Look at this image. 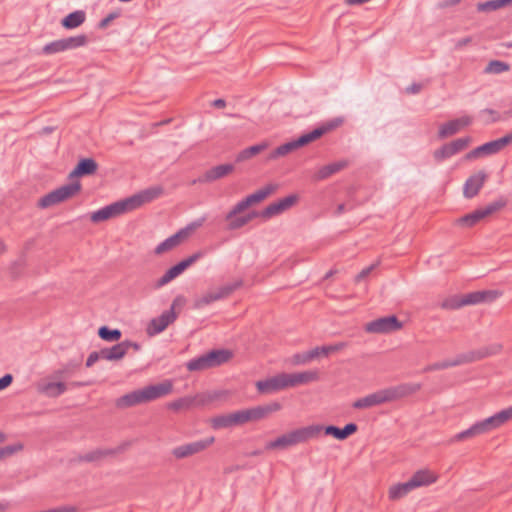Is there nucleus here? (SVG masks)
<instances>
[{
	"instance_id": "obj_35",
	"label": "nucleus",
	"mask_w": 512,
	"mask_h": 512,
	"mask_svg": "<svg viewBox=\"0 0 512 512\" xmlns=\"http://www.w3.org/2000/svg\"><path fill=\"white\" fill-rule=\"evenodd\" d=\"M268 147L266 142H261L241 150L236 156L237 162L245 161L252 156L264 151Z\"/></svg>"
},
{
	"instance_id": "obj_4",
	"label": "nucleus",
	"mask_w": 512,
	"mask_h": 512,
	"mask_svg": "<svg viewBox=\"0 0 512 512\" xmlns=\"http://www.w3.org/2000/svg\"><path fill=\"white\" fill-rule=\"evenodd\" d=\"M184 303L185 298L182 295L176 296L168 310L163 311L159 316L150 320L146 328L147 335L153 337L163 332L177 319L176 307L182 306Z\"/></svg>"
},
{
	"instance_id": "obj_61",
	"label": "nucleus",
	"mask_w": 512,
	"mask_h": 512,
	"mask_svg": "<svg viewBox=\"0 0 512 512\" xmlns=\"http://www.w3.org/2000/svg\"><path fill=\"white\" fill-rule=\"evenodd\" d=\"M450 367H452L450 360H444V361H439V362L429 365L426 368V371L443 370V369H447Z\"/></svg>"
},
{
	"instance_id": "obj_20",
	"label": "nucleus",
	"mask_w": 512,
	"mask_h": 512,
	"mask_svg": "<svg viewBox=\"0 0 512 512\" xmlns=\"http://www.w3.org/2000/svg\"><path fill=\"white\" fill-rule=\"evenodd\" d=\"M98 164L93 158H80L75 168L70 172L69 178L83 177L94 174Z\"/></svg>"
},
{
	"instance_id": "obj_64",
	"label": "nucleus",
	"mask_w": 512,
	"mask_h": 512,
	"mask_svg": "<svg viewBox=\"0 0 512 512\" xmlns=\"http://www.w3.org/2000/svg\"><path fill=\"white\" fill-rule=\"evenodd\" d=\"M99 359H102V349L99 351H93L89 354V356L86 360V366L91 367Z\"/></svg>"
},
{
	"instance_id": "obj_6",
	"label": "nucleus",
	"mask_w": 512,
	"mask_h": 512,
	"mask_svg": "<svg viewBox=\"0 0 512 512\" xmlns=\"http://www.w3.org/2000/svg\"><path fill=\"white\" fill-rule=\"evenodd\" d=\"M131 211L127 199H122L106 205L90 215V220L94 223L108 220L113 217L120 216L124 213Z\"/></svg>"
},
{
	"instance_id": "obj_57",
	"label": "nucleus",
	"mask_w": 512,
	"mask_h": 512,
	"mask_svg": "<svg viewBox=\"0 0 512 512\" xmlns=\"http://www.w3.org/2000/svg\"><path fill=\"white\" fill-rule=\"evenodd\" d=\"M22 448H23V445L20 443L1 447L0 448V459L4 458L6 456L13 455L17 451H20Z\"/></svg>"
},
{
	"instance_id": "obj_26",
	"label": "nucleus",
	"mask_w": 512,
	"mask_h": 512,
	"mask_svg": "<svg viewBox=\"0 0 512 512\" xmlns=\"http://www.w3.org/2000/svg\"><path fill=\"white\" fill-rule=\"evenodd\" d=\"M186 270V267L184 266V263L182 261L178 262L171 268H169L162 277H160L156 283L155 288H161L168 283H170L173 279L178 277L180 274H182Z\"/></svg>"
},
{
	"instance_id": "obj_34",
	"label": "nucleus",
	"mask_w": 512,
	"mask_h": 512,
	"mask_svg": "<svg viewBox=\"0 0 512 512\" xmlns=\"http://www.w3.org/2000/svg\"><path fill=\"white\" fill-rule=\"evenodd\" d=\"M276 188H277L276 185L268 184V185L262 187L261 189L255 191L254 193L246 196L247 202H249V205L258 203V202L264 200L270 194H272L276 190Z\"/></svg>"
},
{
	"instance_id": "obj_60",
	"label": "nucleus",
	"mask_w": 512,
	"mask_h": 512,
	"mask_svg": "<svg viewBox=\"0 0 512 512\" xmlns=\"http://www.w3.org/2000/svg\"><path fill=\"white\" fill-rule=\"evenodd\" d=\"M328 130H329V128H327L326 126H320V127L313 129L312 131L307 132V134L309 136L310 141L312 142V141L320 138Z\"/></svg>"
},
{
	"instance_id": "obj_49",
	"label": "nucleus",
	"mask_w": 512,
	"mask_h": 512,
	"mask_svg": "<svg viewBox=\"0 0 512 512\" xmlns=\"http://www.w3.org/2000/svg\"><path fill=\"white\" fill-rule=\"evenodd\" d=\"M249 202H247L246 197L240 200L237 204H235L229 212L225 215V219L233 218L234 216L240 214L245 209L249 207Z\"/></svg>"
},
{
	"instance_id": "obj_41",
	"label": "nucleus",
	"mask_w": 512,
	"mask_h": 512,
	"mask_svg": "<svg viewBox=\"0 0 512 512\" xmlns=\"http://www.w3.org/2000/svg\"><path fill=\"white\" fill-rule=\"evenodd\" d=\"M510 69L508 63L500 61V60H492L490 61L484 69L485 73L488 74H501Z\"/></svg>"
},
{
	"instance_id": "obj_51",
	"label": "nucleus",
	"mask_w": 512,
	"mask_h": 512,
	"mask_svg": "<svg viewBox=\"0 0 512 512\" xmlns=\"http://www.w3.org/2000/svg\"><path fill=\"white\" fill-rule=\"evenodd\" d=\"M282 388L294 387L298 385L296 373H281L280 374Z\"/></svg>"
},
{
	"instance_id": "obj_40",
	"label": "nucleus",
	"mask_w": 512,
	"mask_h": 512,
	"mask_svg": "<svg viewBox=\"0 0 512 512\" xmlns=\"http://www.w3.org/2000/svg\"><path fill=\"white\" fill-rule=\"evenodd\" d=\"M64 51L67 50L63 38L49 42L42 48V53L45 55H53Z\"/></svg>"
},
{
	"instance_id": "obj_50",
	"label": "nucleus",
	"mask_w": 512,
	"mask_h": 512,
	"mask_svg": "<svg viewBox=\"0 0 512 512\" xmlns=\"http://www.w3.org/2000/svg\"><path fill=\"white\" fill-rule=\"evenodd\" d=\"M231 423L233 426L243 425L248 422L246 409L237 410L230 413Z\"/></svg>"
},
{
	"instance_id": "obj_12",
	"label": "nucleus",
	"mask_w": 512,
	"mask_h": 512,
	"mask_svg": "<svg viewBox=\"0 0 512 512\" xmlns=\"http://www.w3.org/2000/svg\"><path fill=\"white\" fill-rule=\"evenodd\" d=\"M470 137L458 138L450 143L442 145L439 149L434 152V158L437 161L448 159L453 155L457 154L461 150L465 149L470 142Z\"/></svg>"
},
{
	"instance_id": "obj_5",
	"label": "nucleus",
	"mask_w": 512,
	"mask_h": 512,
	"mask_svg": "<svg viewBox=\"0 0 512 512\" xmlns=\"http://www.w3.org/2000/svg\"><path fill=\"white\" fill-rule=\"evenodd\" d=\"M80 189L81 184L79 181H73L69 184L62 185L41 197L38 201V207L41 209H46L55 204L63 202L74 196L77 192L80 191Z\"/></svg>"
},
{
	"instance_id": "obj_17",
	"label": "nucleus",
	"mask_w": 512,
	"mask_h": 512,
	"mask_svg": "<svg viewBox=\"0 0 512 512\" xmlns=\"http://www.w3.org/2000/svg\"><path fill=\"white\" fill-rule=\"evenodd\" d=\"M207 402L206 396L197 394L194 396H184L168 404V408L174 411L190 409L194 406H202Z\"/></svg>"
},
{
	"instance_id": "obj_45",
	"label": "nucleus",
	"mask_w": 512,
	"mask_h": 512,
	"mask_svg": "<svg viewBox=\"0 0 512 512\" xmlns=\"http://www.w3.org/2000/svg\"><path fill=\"white\" fill-rule=\"evenodd\" d=\"M211 427L215 430L232 427L230 413L213 417L211 419Z\"/></svg>"
},
{
	"instance_id": "obj_8",
	"label": "nucleus",
	"mask_w": 512,
	"mask_h": 512,
	"mask_svg": "<svg viewBox=\"0 0 512 512\" xmlns=\"http://www.w3.org/2000/svg\"><path fill=\"white\" fill-rule=\"evenodd\" d=\"M402 328V323L395 315L375 319L365 325V331L374 334H387Z\"/></svg>"
},
{
	"instance_id": "obj_48",
	"label": "nucleus",
	"mask_w": 512,
	"mask_h": 512,
	"mask_svg": "<svg viewBox=\"0 0 512 512\" xmlns=\"http://www.w3.org/2000/svg\"><path fill=\"white\" fill-rule=\"evenodd\" d=\"M225 220L228 222L227 230H230V231L240 229L249 223V218L243 217V215H239V216L236 215L233 218H229V219H225Z\"/></svg>"
},
{
	"instance_id": "obj_36",
	"label": "nucleus",
	"mask_w": 512,
	"mask_h": 512,
	"mask_svg": "<svg viewBox=\"0 0 512 512\" xmlns=\"http://www.w3.org/2000/svg\"><path fill=\"white\" fill-rule=\"evenodd\" d=\"M414 488L427 486L435 481L433 475L425 470L417 471L410 479Z\"/></svg>"
},
{
	"instance_id": "obj_11",
	"label": "nucleus",
	"mask_w": 512,
	"mask_h": 512,
	"mask_svg": "<svg viewBox=\"0 0 512 512\" xmlns=\"http://www.w3.org/2000/svg\"><path fill=\"white\" fill-rule=\"evenodd\" d=\"M322 430V425L313 424L291 430L287 434L290 438L291 445L295 446L297 444L307 442L308 440L317 437Z\"/></svg>"
},
{
	"instance_id": "obj_47",
	"label": "nucleus",
	"mask_w": 512,
	"mask_h": 512,
	"mask_svg": "<svg viewBox=\"0 0 512 512\" xmlns=\"http://www.w3.org/2000/svg\"><path fill=\"white\" fill-rule=\"evenodd\" d=\"M463 306L465 305L462 303V296L459 295L451 296L441 303V307L447 310H457Z\"/></svg>"
},
{
	"instance_id": "obj_15",
	"label": "nucleus",
	"mask_w": 512,
	"mask_h": 512,
	"mask_svg": "<svg viewBox=\"0 0 512 512\" xmlns=\"http://www.w3.org/2000/svg\"><path fill=\"white\" fill-rule=\"evenodd\" d=\"M472 123L470 116L464 115L442 124L438 131L439 138H446L456 134L460 129L469 126Z\"/></svg>"
},
{
	"instance_id": "obj_7",
	"label": "nucleus",
	"mask_w": 512,
	"mask_h": 512,
	"mask_svg": "<svg viewBox=\"0 0 512 512\" xmlns=\"http://www.w3.org/2000/svg\"><path fill=\"white\" fill-rule=\"evenodd\" d=\"M214 441L215 437L211 436L193 442L185 443L174 447L171 451V454L176 459H184L201 453L202 451L206 450L210 445H212Z\"/></svg>"
},
{
	"instance_id": "obj_19",
	"label": "nucleus",
	"mask_w": 512,
	"mask_h": 512,
	"mask_svg": "<svg viewBox=\"0 0 512 512\" xmlns=\"http://www.w3.org/2000/svg\"><path fill=\"white\" fill-rule=\"evenodd\" d=\"M122 451V448L121 447H117V448H106V449H95L93 451H90L86 454H80L77 456V458L74 460V461H77V462H88V463H91V462H98L102 459H104L105 457H108V456H113L119 452Z\"/></svg>"
},
{
	"instance_id": "obj_56",
	"label": "nucleus",
	"mask_w": 512,
	"mask_h": 512,
	"mask_svg": "<svg viewBox=\"0 0 512 512\" xmlns=\"http://www.w3.org/2000/svg\"><path fill=\"white\" fill-rule=\"evenodd\" d=\"M500 9L497 0H489L486 2H479L477 10L480 12H491Z\"/></svg>"
},
{
	"instance_id": "obj_32",
	"label": "nucleus",
	"mask_w": 512,
	"mask_h": 512,
	"mask_svg": "<svg viewBox=\"0 0 512 512\" xmlns=\"http://www.w3.org/2000/svg\"><path fill=\"white\" fill-rule=\"evenodd\" d=\"M345 166H346V162H344V161L333 162V163L324 165L318 170V172L316 174V179L324 180V179L330 177L331 175L339 172Z\"/></svg>"
},
{
	"instance_id": "obj_63",
	"label": "nucleus",
	"mask_w": 512,
	"mask_h": 512,
	"mask_svg": "<svg viewBox=\"0 0 512 512\" xmlns=\"http://www.w3.org/2000/svg\"><path fill=\"white\" fill-rule=\"evenodd\" d=\"M471 427H472L473 434L475 437L488 433V431L486 430V428L481 420L472 424Z\"/></svg>"
},
{
	"instance_id": "obj_43",
	"label": "nucleus",
	"mask_w": 512,
	"mask_h": 512,
	"mask_svg": "<svg viewBox=\"0 0 512 512\" xmlns=\"http://www.w3.org/2000/svg\"><path fill=\"white\" fill-rule=\"evenodd\" d=\"M291 446L292 445L290 442V438H289L288 434L285 433V434L277 437L276 439L269 441L266 444L265 448H266V450H273V449H277V448L286 449Z\"/></svg>"
},
{
	"instance_id": "obj_16",
	"label": "nucleus",
	"mask_w": 512,
	"mask_h": 512,
	"mask_svg": "<svg viewBox=\"0 0 512 512\" xmlns=\"http://www.w3.org/2000/svg\"><path fill=\"white\" fill-rule=\"evenodd\" d=\"M281 409V404L279 402H271L265 405H258L252 408L246 409L247 420L249 421H259L264 419L269 414L279 411Z\"/></svg>"
},
{
	"instance_id": "obj_37",
	"label": "nucleus",
	"mask_w": 512,
	"mask_h": 512,
	"mask_svg": "<svg viewBox=\"0 0 512 512\" xmlns=\"http://www.w3.org/2000/svg\"><path fill=\"white\" fill-rule=\"evenodd\" d=\"M485 217L483 209L479 208L459 218L458 223L467 227H472Z\"/></svg>"
},
{
	"instance_id": "obj_18",
	"label": "nucleus",
	"mask_w": 512,
	"mask_h": 512,
	"mask_svg": "<svg viewBox=\"0 0 512 512\" xmlns=\"http://www.w3.org/2000/svg\"><path fill=\"white\" fill-rule=\"evenodd\" d=\"M510 419H512V406L505 408L485 419H482L481 421L483 422L486 430L491 432Z\"/></svg>"
},
{
	"instance_id": "obj_22",
	"label": "nucleus",
	"mask_w": 512,
	"mask_h": 512,
	"mask_svg": "<svg viewBox=\"0 0 512 512\" xmlns=\"http://www.w3.org/2000/svg\"><path fill=\"white\" fill-rule=\"evenodd\" d=\"M234 170V165L230 163L221 164L214 166L210 169H208L202 178H200L198 181L200 182H213L218 179H221L231 173Z\"/></svg>"
},
{
	"instance_id": "obj_58",
	"label": "nucleus",
	"mask_w": 512,
	"mask_h": 512,
	"mask_svg": "<svg viewBox=\"0 0 512 512\" xmlns=\"http://www.w3.org/2000/svg\"><path fill=\"white\" fill-rule=\"evenodd\" d=\"M480 114L482 116L486 115V114L490 116V119L485 120V123H494V122H498L500 120L499 113L496 110H493L490 108H485V109L481 110Z\"/></svg>"
},
{
	"instance_id": "obj_30",
	"label": "nucleus",
	"mask_w": 512,
	"mask_h": 512,
	"mask_svg": "<svg viewBox=\"0 0 512 512\" xmlns=\"http://www.w3.org/2000/svg\"><path fill=\"white\" fill-rule=\"evenodd\" d=\"M413 489H415L410 482V480L403 482V483H397L392 485L389 488L388 496L390 500L396 501L403 497H405L408 493H410Z\"/></svg>"
},
{
	"instance_id": "obj_53",
	"label": "nucleus",
	"mask_w": 512,
	"mask_h": 512,
	"mask_svg": "<svg viewBox=\"0 0 512 512\" xmlns=\"http://www.w3.org/2000/svg\"><path fill=\"white\" fill-rule=\"evenodd\" d=\"M206 221V216H201L195 220H193L192 222H190L189 224H187L186 227L180 229V231H184V237H187L188 234L194 230H196L197 228L201 227Z\"/></svg>"
},
{
	"instance_id": "obj_42",
	"label": "nucleus",
	"mask_w": 512,
	"mask_h": 512,
	"mask_svg": "<svg viewBox=\"0 0 512 512\" xmlns=\"http://www.w3.org/2000/svg\"><path fill=\"white\" fill-rule=\"evenodd\" d=\"M220 300V296L216 295L215 292H207L201 297L195 299L193 307L195 309H202L205 306L211 304L212 302Z\"/></svg>"
},
{
	"instance_id": "obj_62",
	"label": "nucleus",
	"mask_w": 512,
	"mask_h": 512,
	"mask_svg": "<svg viewBox=\"0 0 512 512\" xmlns=\"http://www.w3.org/2000/svg\"><path fill=\"white\" fill-rule=\"evenodd\" d=\"M475 437L474 434H473V430H472V427L470 426L469 428L457 433L454 435L453 437V440L455 441H461V440H464V439H467V438H473Z\"/></svg>"
},
{
	"instance_id": "obj_9",
	"label": "nucleus",
	"mask_w": 512,
	"mask_h": 512,
	"mask_svg": "<svg viewBox=\"0 0 512 512\" xmlns=\"http://www.w3.org/2000/svg\"><path fill=\"white\" fill-rule=\"evenodd\" d=\"M499 350V346H491V347H485L477 350H472L466 353L458 354L453 360H450L451 366H459L462 364H467L471 362H475L478 360H481L483 358H486L490 355L495 354Z\"/></svg>"
},
{
	"instance_id": "obj_55",
	"label": "nucleus",
	"mask_w": 512,
	"mask_h": 512,
	"mask_svg": "<svg viewBox=\"0 0 512 512\" xmlns=\"http://www.w3.org/2000/svg\"><path fill=\"white\" fill-rule=\"evenodd\" d=\"M482 155H494L499 152L495 140L486 142L479 146Z\"/></svg>"
},
{
	"instance_id": "obj_28",
	"label": "nucleus",
	"mask_w": 512,
	"mask_h": 512,
	"mask_svg": "<svg viewBox=\"0 0 512 512\" xmlns=\"http://www.w3.org/2000/svg\"><path fill=\"white\" fill-rule=\"evenodd\" d=\"M184 231H178L172 236L166 238L164 241L159 243L155 248V254H162L166 251L173 249L178 246L182 239H184Z\"/></svg>"
},
{
	"instance_id": "obj_39",
	"label": "nucleus",
	"mask_w": 512,
	"mask_h": 512,
	"mask_svg": "<svg viewBox=\"0 0 512 512\" xmlns=\"http://www.w3.org/2000/svg\"><path fill=\"white\" fill-rule=\"evenodd\" d=\"M298 145L296 144L295 140H291L289 142H286L280 146H278L276 149H274L268 156V160H274L278 157L284 156L290 152H292L295 149H298Z\"/></svg>"
},
{
	"instance_id": "obj_25",
	"label": "nucleus",
	"mask_w": 512,
	"mask_h": 512,
	"mask_svg": "<svg viewBox=\"0 0 512 512\" xmlns=\"http://www.w3.org/2000/svg\"><path fill=\"white\" fill-rule=\"evenodd\" d=\"M256 388H257L258 392L262 393V394H271V393L282 390L283 388H282L280 374L275 375L270 378H267V379H264V380L257 381Z\"/></svg>"
},
{
	"instance_id": "obj_1",
	"label": "nucleus",
	"mask_w": 512,
	"mask_h": 512,
	"mask_svg": "<svg viewBox=\"0 0 512 512\" xmlns=\"http://www.w3.org/2000/svg\"><path fill=\"white\" fill-rule=\"evenodd\" d=\"M420 388L421 385L417 383H403L391 386L357 399L353 402L352 406L355 409L370 408L406 397L417 392Z\"/></svg>"
},
{
	"instance_id": "obj_44",
	"label": "nucleus",
	"mask_w": 512,
	"mask_h": 512,
	"mask_svg": "<svg viewBox=\"0 0 512 512\" xmlns=\"http://www.w3.org/2000/svg\"><path fill=\"white\" fill-rule=\"evenodd\" d=\"M66 50L76 49L82 46H85L87 43V36L84 34L70 36L67 38H63Z\"/></svg>"
},
{
	"instance_id": "obj_38",
	"label": "nucleus",
	"mask_w": 512,
	"mask_h": 512,
	"mask_svg": "<svg viewBox=\"0 0 512 512\" xmlns=\"http://www.w3.org/2000/svg\"><path fill=\"white\" fill-rule=\"evenodd\" d=\"M98 336L104 341L115 342L121 338L122 332L118 328L112 329L106 325H103L98 329Z\"/></svg>"
},
{
	"instance_id": "obj_2",
	"label": "nucleus",
	"mask_w": 512,
	"mask_h": 512,
	"mask_svg": "<svg viewBox=\"0 0 512 512\" xmlns=\"http://www.w3.org/2000/svg\"><path fill=\"white\" fill-rule=\"evenodd\" d=\"M173 389L170 380L161 383L148 385L141 389L133 390L117 399V406L120 408L131 407L140 403L149 402L169 394Z\"/></svg>"
},
{
	"instance_id": "obj_29",
	"label": "nucleus",
	"mask_w": 512,
	"mask_h": 512,
	"mask_svg": "<svg viewBox=\"0 0 512 512\" xmlns=\"http://www.w3.org/2000/svg\"><path fill=\"white\" fill-rule=\"evenodd\" d=\"M81 360H70L68 363L63 365L62 368L55 370L51 378L54 380H62L71 377L75 371L79 368Z\"/></svg>"
},
{
	"instance_id": "obj_52",
	"label": "nucleus",
	"mask_w": 512,
	"mask_h": 512,
	"mask_svg": "<svg viewBox=\"0 0 512 512\" xmlns=\"http://www.w3.org/2000/svg\"><path fill=\"white\" fill-rule=\"evenodd\" d=\"M297 374L298 385L306 384L318 379V373L316 371H304Z\"/></svg>"
},
{
	"instance_id": "obj_14",
	"label": "nucleus",
	"mask_w": 512,
	"mask_h": 512,
	"mask_svg": "<svg viewBox=\"0 0 512 512\" xmlns=\"http://www.w3.org/2000/svg\"><path fill=\"white\" fill-rule=\"evenodd\" d=\"M500 295L501 292L498 290L474 291L463 295L462 303H464L465 306L490 303L500 297Z\"/></svg>"
},
{
	"instance_id": "obj_54",
	"label": "nucleus",
	"mask_w": 512,
	"mask_h": 512,
	"mask_svg": "<svg viewBox=\"0 0 512 512\" xmlns=\"http://www.w3.org/2000/svg\"><path fill=\"white\" fill-rule=\"evenodd\" d=\"M506 205V201L503 199L495 200L491 203H489L487 206H485L483 209L485 216H488L501 208H503Z\"/></svg>"
},
{
	"instance_id": "obj_10",
	"label": "nucleus",
	"mask_w": 512,
	"mask_h": 512,
	"mask_svg": "<svg viewBox=\"0 0 512 512\" xmlns=\"http://www.w3.org/2000/svg\"><path fill=\"white\" fill-rule=\"evenodd\" d=\"M299 197L296 194H290L284 198L279 199L276 202L269 204L260 212V217L269 219L273 216L279 215L284 211L290 209L297 201Z\"/></svg>"
},
{
	"instance_id": "obj_24",
	"label": "nucleus",
	"mask_w": 512,
	"mask_h": 512,
	"mask_svg": "<svg viewBox=\"0 0 512 512\" xmlns=\"http://www.w3.org/2000/svg\"><path fill=\"white\" fill-rule=\"evenodd\" d=\"M67 390V386L61 380L41 383L38 385V391L50 398H56L64 394Z\"/></svg>"
},
{
	"instance_id": "obj_33",
	"label": "nucleus",
	"mask_w": 512,
	"mask_h": 512,
	"mask_svg": "<svg viewBox=\"0 0 512 512\" xmlns=\"http://www.w3.org/2000/svg\"><path fill=\"white\" fill-rule=\"evenodd\" d=\"M346 345L345 342H338L330 345L317 346L311 349L310 357H318L319 355L328 356L331 353L344 349Z\"/></svg>"
},
{
	"instance_id": "obj_13",
	"label": "nucleus",
	"mask_w": 512,
	"mask_h": 512,
	"mask_svg": "<svg viewBox=\"0 0 512 512\" xmlns=\"http://www.w3.org/2000/svg\"><path fill=\"white\" fill-rule=\"evenodd\" d=\"M162 193L161 187H150L148 189L142 190L137 194H134L130 197H127V201L129 204V207L132 210H135L142 206L145 203L151 202L157 197H159Z\"/></svg>"
},
{
	"instance_id": "obj_31",
	"label": "nucleus",
	"mask_w": 512,
	"mask_h": 512,
	"mask_svg": "<svg viewBox=\"0 0 512 512\" xmlns=\"http://www.w3.org/2000/svg\"><path fill=\"white\" fill-rule=\"evenodd\" d=\"M85 21V13L81 10H77L69 13L61 21V24L66 29H74L80 26Z\"/></svg>"
},
{
	"instance_id": "obj_27",
	"label": "nucleus",
	"mask_w": 512,
	"mask_h": 512,
	"mask_svg": "<svg viewBox=\"0 0 512 512\" xmlns=\"http://www.w3.org/2000/svg\"><path fill=\"white\" fill-rule=\"evenodd\" d=\"M127 354L124 341H121L111 347L102 348V359L107 361H117Z\"/></svg>"
},
{
	"instance_id": "obj_3",
	"label": "nucleus",
	"mask_w": 512,
	"mask_h": 512,
	"mask_svg": "<svg viewBox=\"0 0 512 512\" xmlns=\"http://www.w3.org/2000/svg\"><path fill=\"white\" fill-rule=\"evenodd\" d=\"M232 357V352L227 349H213L198 357L190 359L186 363L189 371H203L209 368L218 367Z\"/></svg>"
},
{
	"instance_id": "obj_23",
	"label": "nucleus",
	"mask_w": 512,
	"mask_h": 512,
	"mask_svg": "<svg viewBox=\"0 0 512 512\" xmlns=\"http://www.w3.org/2000/svg\"><path fill=\"white\" fill-rule=\"evenodd\" d=\"M323 429L326 435H331L337 440L343 441L347 439L350 435L354 434L357 431L358 426L357 424L350 422L347 423L343 428H339L335 425H328L326 427H323Z\"/></svg>"
},
{
	"instance_id": "obj_46",
	"label": "nucleus",
	"mask_w": 512,
	"mask_h": 512,
	"mask_svg": "<svg viewBox=\"0 0 512 512\" xmlns=\"http://www.w3.org/2000/svg\"><path fill=\"white\" fill-rule=\"evenodd\" d=\"M242 285L241 280L234 281L233 283H228L215 291L216 295L220 296V300L228 297L231 293H233L236 289H238Z\"/></svg>"
},
{
	"instance_id": "obj_59",
	"label": "nucleus",
	"mask_w": 512,
	"mask_h": 512,
	"mask_svg": "<svg viewBox=\"0 0 512 512\" xmlns=\"http://www.w3.org/2000/svg\"><path fill=\"white\" fill-rule=\"evenodd\" d=\"M328 130H329V128H327L326 126H320V127L313 129L312 131L307 132V134L309 136L310 141L312 142V141L320 138Z\"/></svg>"
},
{
	"instance_id": "obj_21",
	"label": "nucleus",
	"mask_w": 512,
	"mask_h": 512,
	"mask_svg": "<svg viewBox=\"0 0 512 512\" xmlns=\"http://www.w3.org/2000/svg\"><path fill=\"white\" fill-rule=\"evenodd\" d=\"M486 178V174L483 171H480L472 176H470L464 184V196L468 199L473 198L482 188L484 181Z\"/></svg>"
}]
</instances>
